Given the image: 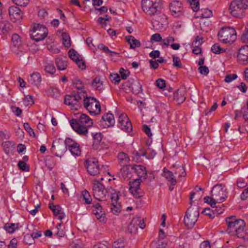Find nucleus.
Returning a JSON list of instances; mask_svg holds the SVG:
<instances>
[{"label":"nucleus","mask_w":248,"mask_h":248,"mask_svg":"<svg viewBox=\"0 0 248 248\" xmlns=\"http://www.w3.org/2000/svg\"><path fill=\"white\" fill-rule=\"evenodd\" d=\"M227 224V232L231 235L245 239L246 234L244 228L246 223L243 219H236L235 216L228 217L225 219Z\"/></svg>","instance_id":"obj_1"},{"label":"nucleus","mask_w":248,"mask_h":248,"mask_svg":"<svg viewBox=\"0 0 248 248\" xmlns=\"http://www.w3.org/2000/svg\"><path fill=\"white\" fill-rule=\"evenodd\" d=\"M72 128L77 133L81 135H86L88 128L92 126L93 120L87 115L81 114L77 119H73L70 121Z\"/></svg>","instance_id":"obj_2"},{"label":"nucleus","mask_w":248,"mask_h":248,"mask_svg":"<svg viewBox=\"0 0 248 248\" xmlns=\"http://www.w3.org/2000/svg\"><path fill=\"white\" fill-rule=\"evenodd\" d=\"M211 197L204 198L205 202L208 203L212 207H216L217 202H222L227 198V192L225 186L222 184L215 185L211 191Z\"/></svg>","instance_id":"obj_3"},{"label":"nucleus","mask_w":248,"mask_h":248,"mask_svg":"<svg viewBox=\"0 0 248 248\" xmlns=\"http://www.w3.org/2000/svg\"><path fill=\"white\" fill-rule=\"evenodd\" d=\"M247 9L248 0H233L230 4L229 10L232 16L242 18L245 16V11Z\"/></svg>","instance_id":"obj_4"},{"label":"nucleus","mask_w":248,"mask_h":248,"mask_svg":"<svg viewBox=\"0 0 248 248\" xmlns=\"http://www.w3.org/2000/svg\"><path fill=\"white\" fill-rule=\"evenodd\" d=\"M141 7L143 12L149 16L160 13V6L158 0H141Z\"/></svg>","instance_id":"obj_5"},{"label":"nucleus","mask_w":248,"mask_h":248,"mask_svg":"<svg viewBox=\"0 0 248 248\" xmlns=\"http://www.w3.org/2000/svg\"><path fill=\"white\" fill-rule=\"evenodd\" d=\"M219 40L224 44H232L236 39L235 30L232 27L222 28L218 32Z\"/></svg>","instance_id":"obj_6"},{"label":"nucleus","mask_w":248,"mask_h":248,"mask_svg":"<svg viewBox=\"0 0 248 248\" xmlns=\"http://www.w3.org/2000/svg\"><path fill=\"white\" fill-rule=\"evenodd\" d=\"M85 97V93L78 92L71 95H66L64 98V103L71 106V108L78 110L81 106L83 98Z\"/></svg>","instance_id":"obj_7"},{"label":"nucleus","mask_w":248,"mask_h":248,"mask_svg":"<svg viewBox=\"0 0 248 248\" xmlns=\"http://www.w3.org/2000/svg\"><path fill=\"white\" fill-rule=\"evenodd\" d=\"M84 108L91 114L98 115L101 111V107L99 101L93 97L83 98Z\"/></svg>","instance_id":"obj_8"},{"label":"nucleus","mask_w":248,"mask_h":248,"mask_svg":"<svg viewBox=\"0 0 248 248\" xmlns=\"http://www.w3.org/2000/svg\"><path fill=\"white\" fill-rule=\"evenodd\" d=\"M199 216V207L197 206L190 207L186 212L184 221L188 228H192L195 225Z\"/></svg>","instance_id":"obj_9"},{"label":"nucleus","mask_w":248,"mask_h":248,"mask_svg":"<svg viewBox=\"0 0 248 248\" xmlns=\"http://www.w3.org/2000/svg\"><path fill=\"white\" fill-rule=\"evenodd\" d=\"M30 34L31 38L36 42L44 40L47 35V30L45 26L39 24H35Z\"/></svg>","instance_id":"obj_10"},{"label":"nucleus","mask_w":248,"mask_h":248,"mask_svg":"<svg viewBox=\"0 0 248 248\" xmlns=\"http://www.w3.org/2000/svg\"><path fill=\"white\" fill-rule=\"evenodd\" d=\"M93 191L94 197L99 201H105L107 191L104 186L98 181H95L93 186Z\"/></svg>","instance_id":"obj_11"},{"label":"nucleus","mask_w":248,"mask_h":248,"mask_svg":"<svg viewBox=\"0 0 248 248\" xmlns=\"http://www.w3.org/2000/svg\"><path fill=\"white\" fill-rule=\"evenodd\" d=\"M67 150L66 140L59 139L53 141L51 147L52 152L57 156L61 157Z\"/></svg>","instance_id":"obj_12"},{"label":"nucleus","mask_w":248,"mask_h":248,"mask_svg":"<svg viewBox=\"0 0 248 248\" xmlns=\"http://www.w3.org/2000/svg\"><path fill=\"white\" fill-rule=\"evenodd\" d=\"M119 127L125 132H130L132 129V126L127 115L125 113H121L119 116Z\"/></svg>","instance_id":"obj_13"},{"label":"nucleus","mask_w":248,"mask_h":248,"mask_svg":"<svg viewBox=\"0 0 248 248\" xmlns=\"http://www.w3.org/2000/svg\"><path fill=\"white\" fill-rule=\"evenodd\" d=\"M87 171L91 175H96L99 173L100 168L98 164V161L95 159H92L86 161Z\"/></svg>","instance_id":"obj_14"},{"label":"nucleus","mask_w":248,"mask_h":248,"mask_svg":"<svg viewBox=\"0 0 248 248\" xmlns=\"http://www.w3.org/2000/svg\"><path fill=\"white\" fill-rule=\"evenodd\" d=\"M170 9L174 17H179L183 15V7L181 2L173 0L170 4Z\"/></svg>","instance_id":"obj_15"},{"label":"nucleus","mask_w":248,"mask_h":248,"mask_svg":"<svg viewBox=\"0 0 248 248\" xmlns=\"http://www.w3.org/2000/svg\"><path fill=\"white\" fill-rule=\"evenodd\" d=\"M126 87L130 88L135 94H139L142 91V85L138 80H133L131 83L129 81L125 82L122 84V88L125 89Z\"/></svg>","instance_id":"obj_16"},{"label":"nucleus","mask_w":248,"mask_h":248,"mask_svg":"<svg viewBox=\"0 0 248 248\" xmlns=\"http://www.w3.org/2000/svg\"><path fill=\"white\" fill-rule=\"evenodd\" d=\"M66 144L67 149H68L71 153L75 156H78L81 154V151L79 148V144L73 141L70 138L66 139Z\"/></svg>","instance_id":"obj_17"},{"label":"nucleus","mask_w":248,"mask_h":248,"mask_svg":"<svg viewBox=\"0 0 248 248\" xmlns=\"http://www.w3.org/2000/svg\"><path fill=\"white\" fill-rule=\"evenodd\" d=\"M140 179H136L133 181L129 182V190L130 192L136 198L140 197Z\"/></svg>","instance_id":"obj_18"},{"label":"nucleus","mask_w":248,"mask_h":248,"mask_svg":"<svg viewBox=\"0 0 248 248\" xmlns=\"http://www.w3.org/2000/svg\"><path fill=\"white\" fill-rule=\"evenodd\" d=\"M99 125L102 128L108 127L115 124L114 116L112 113H108L102 117Z\"/></svg>","instance_id":"obj_19"},{"label":"nucleus","mask_w":248,"mask_h":248,"mask_svg":"<svg viewBox=\"0 0 248 248\" xmlns=\"http://www.w3.org/2000/svg\"><path fill=\"white\" fill-rule=\"evenodd\" d=\"M239 62L242 64H248V46L241 47L237 55Z\"/></svg>","instance_id":"obj_20"},{"label":"nucleus","mask_w":248,"mask_h":248,"mask_svg":"<svg viewBox=\"0 0 248 248\" xmlns=\"http://www.w3.org/2000/svg\"><path fill=\"white\" fill-rule=\"evenodd\" d=\"M94 209H93V214L95 215L97 219H99L101 222H104L106 220L105 214L102 210V206L98 203L93 205Z\"/></svg>","instance_id":"obj_21"},{"label":"nucleus","mask_w":248,"mask_h":248,"mask_svg":"<svg viewBox=\"0 0 248 248\" xmlns=\"http://www.w3.org/2000/svg\"><path fill=\"white\" fill-rule=\"evenodd\" d=\"M135 156L134 157V159L138 160V157L143 156H145L147 158L152 159L156 155L155 152L152 149L148 148L146 151H140V152H136L134 154Z\"/></svg>","instance_id":"obj_22"},{"label":"nucleus","mask_w":248,"mask_h":248,"mask_svg":"<svg viewBox=\"0 0 248 248\" xmlns=\"http://www.w3.org/2000/svg\"><path fill=\"white\" fill-rule=\"evenodd\" d=\"M5 153L9 155H14L15 152V144L14 141H6L2 144Z\"/></svg>","instance_id":"obj_23"},{"label":"nucleus","mask_w":248,"mask_h":248,"mask_svg":"<svg viewBox=\"0 0 248 248\" xmlns=\"http://www.w3.org/2000/svg\"><path fill=\"white\" fill-rule=\"evenodd\" d=\"M49 207L53 211L54 215L57 217L60 220H62L64 217L65 214L62 211V208L60 205L50 203Z\"/></svg>","instance_id":"obj_24"},{"label":"nucleus","mask_w":248,"mask_h":248,"mask_svg":"<svg viewBox=\"0 0 248 248\" xmlns=\"http://www.w3.org/2000/svg\"><path fill=\"white\" fill-rule=\"evenodd\" d=\"M132 169L135 170L140 178V180L142 178L143 180L146 179L147 171L145 167L142 165H135L132 166Z\"/></svg>","instance_id":"obj_25"},{"label":"nucleus","mask_w":248,"mask_h":248,"mask_svg":"<svg viewBox=\"0 0 248 248\" xmlns=\"http://www.w3.org/2000/svg\"><path fill=\"white\" fill-rule=\"evenodd\" d=\"M173 97L174 100L178 104L182 103L186 99L185 91L184 89H179L174 93Z\"/></svg>","instance_id":"obj_26"},{"label":"nucleus","mask_w":248,"mask_h":248,"mask_svg":"<svg viewBox=\"0 0 248 248\" xmlns=\"http://www.w3.org/2000/svg\"><path fill=\"white\" fill-rule=\"evenodd\" d=\"M29 82L32 85H38L41 82V77L39 73L33 72L28 79Z\"/></svg>","instance_id":"obj_27"},{"label":"nucleus","mask_w":248,"mask_h":248,"mask_svg":"<svg viewBox=\"0 0 248 248\" xmlns=\"http://www.w3.org/2000/svg\"><path fill=\"white\" fill-rule=\"evenodd\" d=\"M29 160V157L25 155L23 157L22 159L20 160L17 164L18 167L23 171H29L30 170V166L27 164V162Z\"/></svg>","instance_id":"obj_28"},{"label":"nucleus","mask_w":248,"mask_h":248,"mask_svg":"<svg viewBox=\"0 0 248 248\" xmlns=\"http://www.w3.org/2000/svg\"><path fill=\"white\" fill-rule=\"evenodd\" d=\"M164 177L169 181L172 186H174L176 184L177 181L174 178L172 172L167 170H164L163 171Z\"/></svg>","instance_id":"obj_29"},{"label":"nucleus","mask_w":248,"mask_h":248,"mask_svg":"<svg viewBox=\"0 0 248 248\" xmlns=\"http://www.w3.org/2000/svg\"><path fill=\"white\" fill-rule=\"evenodd\" d=\"M119 163L121 166L127 165L129 162V158L128 155L124 152L120 153L118 155Z\"/></svg>","instance_id":"obj_30"},{"label":"nucleus","mask_w":248,"mask_h":248,"mask_svg":"<svg viewBox=\"0 0 248 248\" xmlns=\"http://www.w3.org/2000/svg\"><path fill=\"white\" fill-rule=\"evenodd\" d=\"M126 40L128 43L130 45L131 48H135L140 46V43L139 40L135 39L132 36L126 37Z\"/></svg>","instance_id":"obj_31"},{"label":"nucleus","mask_w":248,"mask_h":248,"mask_svg":"<svg viewBox=\"0 0 248 248\" xmlns=\"http://www.w3.org/2000/svg\"><path fill=\"white\" fill-rule=\"evenodd\" d=\"M45 71L50 75H53L56 72V68L52 62H46L45 63Z\"/></svg>","instance_id":"obj_32"},{"label":"nucleus","mask_w":248,"mask_h":248,"mask_svg":"<svg viewBox=\"0 0 248 248\" xmlns=\"http://www.w3.org/2000/svg\"><path fill=\"white\" fill-rule=\"evenodd\" d=\"M136 219H134L133 218L130 223L127 226V231L130 234H135L137 232L138 228L136 225Z\"/></svg>","instance_id":"obj_33"},{"label":"nucleus","mask_w":248,"mask_h":248,"mask_svg":"<svg viewBox=\"0 0 248 248\" xmlns=\"http://www.w3.org/2000/svg\"><path fill=\"white\" fill-rule=\"evenodd\" d=\"M92 85L95 89L101 91L103 89V83L100 80V78L99 77H95L92 82Z\"/></svg>","instance_id":"obj_34"},{"label":"nucleus","mask_w":248,"mask_h":248,"mask_svg":"<svg viewBox=\"0 0 248 248\" xmlns=\"http://www.w3.org/2000/svg\"><path fill=\"white\" fill-rule=\"evenodd\" d=\"M58 69L60 70H63L66 69L67 64V62L62 58H58L56 61Z\"/></svg>","instance_id":"obj_35"},{"label":"nucleus","mask_w":248,"mask_h":248,"mask_svg":"<svg viewBox=\"0 0 248 248\" xmlns=\"http://www.w3.org/2000/svg\"><path fill=\"white\" fill-rule=\"evenodd\" d=\"M62 43L65 47H69L71 46L70 37L67 33H62Z\"/></svg>","instance_id":"obj_36"},{"label":"nucleus","mask_w":248,"mask_h":248,"mask_svg":"<svg viewBox=\"0 0 248 248\" xmlns=\"http://www.w3.org/2000/svg\"><path fill=\"white\" fill-rule=\"evenodd\" d=\"M123 167L120 170V174L121 176H120L122 179H125L127 177H128L129 172V169L127 165L123 166Z\"/></svg>","instance_id":"obj_37"},{"label":"nucleus","mask_w":248,"mask_h":248,"mask_svg":"<svg viewBox=\"0 0 248 248\" xmlns=\"http://www.w3.org/2000/svg\"><path fill=\"white\" fill-rule=\"evenodd\" d=\"M68 55L69 57L74 62L77 61L81 57V56L74 49L69 50L68 52Z\"/></svg>","instance_id":"obj_38"},{"label":"nucleus","mask_w":248,"mask_h":248,"mask_svg":"<svg viewBox=\"0 0 248 248\" xmlns=\"http://www.w3.org/2000/svg\"><path fill=\"white\" fill-rule=\"evenodd\" d=\"M82 197L83 200L85 201V203L87 204L91 203L92 200V197L87 190H85L82 191Z\"/></svg>","instance_id":"obj_39"},{"label":"nucleus","mask_w":248,"mask_h":248,"mask_svg":"<svg viewBox=\"0 0 248 248\" xmlns=\"http://www.w3.org/2000/svg\"><path fill=\"white\" fill-rule=\"evenodd\" d=\"M112 247L113 248H124V239L121 238L114 242Z\"/></svg>","instance_id":"obj_40"},{"label":"nucleus","mask_w":248,"mask_h":248,"mask_svg":"<svg viewBox=\"0 0 248 248\" xmlns=\"http://www.w3.org/2000/svg\"><path fill=\"white\" fill-rule=\"evenodd\" d=\"M174 173L178 174L179 177H185L186 175L185 168L183 166L177 167Z\"/></svg>","instance_id":"obj_41"},{"label":"nucleus","mask_w":248,"mask_h":248,"mask_svg":"<svg viewBox=\"0 0 248 248\" xmlns=\"http://www.w3.org/2000/svg\"><path fill=\"white\" fill-rule=\"evenodd\" d=\"M211 50L215 54H220L225 51V50L221 47L218 44H214L211 47Z\"/></svg>","instance_id":"obj_42"},{"label":"nucleus","mask_w":248,"mask_h":248,"mask_svg":"<svg viewBox=\"0 0 248 248\" xmlns=\"http://www.w3.org/2000/svg\"><path fill=\"white\" fill-rule=\"evenodd\" d=\"M56 229L57 232L56 234L58 237H61L65 235V232L64 231L63 227L61 223H59L57 225Z\"/></svg>","instance_id":"obj_43"},{"label":"nucleus","mask_w":248,"mask_h":248,"mask_svg":"<svg viewBox=\"0 0 248 248\" xmlns=\"http://www.w3.org/2000/svg\"><path fill=\"white\" fill-rule=\"evenodd\" d=\"M162 38L161 36V35L159 33H155L153 34L150 38V42L151 43H154V42H161L162 43Z\"/></svg>","instance_id":"obj_44"},{"label":"nucleus","mask_w":248,"mask_h":248,"mask_svg":"<svg viewBox=\"0 0 248 248\" xmlns=\"http://www.w3.org/2000/svg\"><path fill=\"white\" fill-rule=\"evenodd\" d=\"M152 246L155 248H165L167 246V242H158L154 241L152 243Z\"/></svg>","instance_id":"obj_45"},{"label":"nucleus","mask_w":248,"mask_h":248,"mask_svg":"<svg viewBox=\"0 0 248 248\" xmlns=\"http://www.w3.org/2000/svg\"><path fill=\"white\" fill-rule=\"evenodd\" d=\"M174 38L172 36H169L166 38H164L162 40V43L160 45L162 46H164L168 47L170 43L174 41Z\"/></svg>","instance_id":"obj_46"},{"label":"nucleus","mask_w":248,"mask_h":248,"mask_svg":"<svg viewBox=\"0 0 248 248\" xmlns=\"http://www.w3.org/2000/svg\"><path fill=\"white\" fill-rule=\"evenodd\" d=\"M4 229L9 233H13L16 230L14 223H6L4 226Z\"/></svg>","instance_id":"obj_47"},{"label":"nucleus","mask_w":248,"mask_h":248,"mask_svg":"<svg viewBox=\"0 0 248 248\" xmlns=\"http://www.w3.org/2000/svg\"><path fill=\"white\" fill-rule=\"evenodd\" d=\"M111 210L114 214H118L121 211L120 204L119 203H116V204L111 205Z\"/></svg>","instance_id":"obj_48"},{"label":"nucleus","mask_w":248,"mask_h":248,"mask_svg":"<svg viewBox=\"0 0 248 248\" xmlns=\"http://www.w3.org/2000/svg\"><path fill=\"white\" fill-rule=\"evenodd\" d=\"M16 7L11 6L9 9V15L11 20L13 22H16Z\"/></svg>","instance_id":"obj_49"},{"label":"nucleus","mask_w":248,"mask_h":248,"mask_svg":"<svg viewBox=\"0 0 248 248\" xmlns=\"http://www.w3.org/2000/svg\"><path fill=\"white\" fill-rule=\"evenodd\" d=\"M189 4L194 12H197L199 9V2L198 0H193L192 1H188Z\"/></svg>","instance_id":"obj_50"},{"label":"nucleus","mask_w":248,"mask_h":248,"mask_svg":"<svg viewBox=\"0 0 248 248\" xmlns=\"http://www.w3.org/2000/svg\"><path fill=\"white\" fill-rule=\"evenodd\" d=\"M213 16L212 12L211 10L205 9L203 11H202V13L200 14V16L202 18H209Z\"/></svg>","instance_id":"obj_51"},{"label":"nucleus","mask_w":248,"mask_h":248,"mask_svg":"<svg viewBox=\"0 0 248 248\" xmlns=\"http://www.w3.org/2000/svg\"><path fill=\"white\" fill-rule=\"evenodd\" d=\"M83 244L79 240L73 241L70 245L69 248H83Z\"/></svg>","instance_id":"obj_52"},{"label":"nucleus","mask_w":248,"mask_h":248,"mask_svg":"<svg viewBox=\"0 0 248 248\" xmlns=\"http://www.w3.org/2000/svg\"><path fill=\"white\" fill-rule=\"evenodd\" d=\"M134 219H136V225L137 228L138 227L142 229H144L145 227V224L144 221L143 219H141L139 217H134Z\"/></svg>","instance_id":"obj_53"},{"label":"nucleus","mask_w":248,"mask_h":248,"mask_svg":"<svg viewBox=\"0 0 248 248\" xmlns=\"http://www.w3.org/2000/svg\"><path fill=\"white\" fill-rule=\"evenodd\" d=\"M202 213L205 214L206 216H208L210 218H213L215 217V212L211 210L210 208H205L203 210Z\"/></svg>","instance_id":"obj_54"},{"label":"nucleus","mask_w":248,"mask_h":248,"mask_svg":"<svg viewBox=\"0 0 248 248\" xmlns=\"http://www.w3.org/2000/svg\"><path fill=\"white\" fill-rule=\"evenodd\" d=\"M110 79L115 84H118L121 78L118 74H110Z\"/></svg>","instance_id":"obj_55"},{"label":"nucleus","mask_w":248,"mask_h":248,"mask_svg":"<svg viewBox=\"0 0 248 248\" xmlns=\"http://www.w3.org/2000/svg\"><path fill=\"white\" fill-rule=\"evenodd\" d=\"M172 59H173V65L176 67H182V63L180 62V58L178 57L173 56H172Z\"/></svg>","instance_id":"obj_56"},{"label":"nucleus","mask_w":248,"mask_h":248,"mask_svg":"<svg viewBox=\"0 0 248 248\" xmlns=\"http://www.w3.org/2000/svg\"><path fill=\"white\" fill-rule=\"evenodd\" d=\"M24 127L25 128V129L28 132V133H29V134L32 136H35V133L34 132V131L33 130L31 127L30 124H29V123H24Z\"/></svg>","instance_id":"obj_57"},{"label":"nucleus","mask_w":248,"mask_h":248,"mask_svg":"<svg viewBox=\"0 0 248 248\" xmlns=\"http://www.w3.org/2000/svg\"><path fill=\"white\" fill-rule=\"evenodd\" d=\"M237 78V76L236 74H228L226 76L224 80L226 82L230 83Z\"/></svg>","instance_id":"obj_58"},{"label":"nucleus","mask_w":248,"mask_h":248,"mask_svg":"<svg viewBox=\"0 0 248 248\" xmlns=\"http://www.w3.org/2000/svg\"><path fill=\"white\" fill-rule=\"evenodd\" d=\"M199 72L200 74L204 75H207L209 73L208 68L205 66H200L198 68Z\"/></svg>","instance_id":"obj_59"},{"label":"nucleus","mask_w":248,"mask_h":248,"mask_svg":"<svg viewBox=\"0 0 248 248\" xmlns=\"http://www.w3.org/2000/svg\"><path fill=\"white\" fill-rule=\"evenodd\" d=\"M119 73L121 75V77L123 79H125L129 75V72L123 69V68H120Z\"/></svg>","instance_id":"obj_60"},{"label":"nucleus","mask_w":248,"mask_h":248,"mask_svg":"<svg viewBox=\"0 0 248 248\" xmlns=\"http://www.w3.org/2000/svg\"><path fill=\"white\" fill-rule=\"evenodd\" d=\"M156 85L160 89H163L166 86L165 81L161 78H159L156 81Z\"/></svg>","instance_id":"obj_61"},{"label":"nucleus","mask_w":248,"mask_h":248,"mask_svg":"<svg viewBox=\"0 0 248 248\" xmlns=\"http://www.w3.org/2000/svg\"><path fill=\"white\" fill-rule=\"evenodd\" d=\"M202 43V38L197 36L195 40L192 43V46H201Z\"/></svg>","instance_id":"obj_62"},{"label":"nucleus","mask_w":248,"mask_h":248,"mask_svg":"<svg viewBox=\"0 0 248 248\" xmlns=\"http://www.w3.org/2000/svg\"><path fill=\"white\" fill-rule=\"evenodd\" d=\"M74 85L78 90H81L84 87L83 83L79 79L76 80L74 82Z\"/></svg>","instance_id":"obj_63"},{"label":"nucleus","mask_w":248,"mask_h":248,"mask_svg":"<svg viewBox=\"0 0 248 248\" xmlns=\"http://www.w3.org/2000/svg\"><path fill=\"white\" fill-rule=\"evenodd\" d=\"M242 42L247 43L248 42V29L244 31L241 37Z\"/></svg>","instance_id":"obj_64"}]
</instances>
